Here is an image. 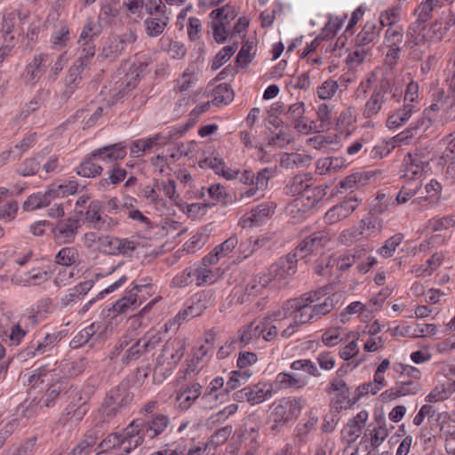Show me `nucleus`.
<instances>
[{
    "mask_svg": "<svg viewBox=\"0 0 455 455\" xmlns=\"http://www.w3.org/2000/svg\"><path fill=\"white\" fill-rule=\"evenodd\" d=\"M379 35V28H377L376 23L368 21L356 36V44H359V46H365L373 42Z\"/></svg>",
    "mask_w": 455,
    "mask_h": 455,
    "instance_id": "nucleus-48",
    "label": "nucleus"
},
{
    "mask_svg": "<svg viewBox=\"0 0 455 455\" xmlns=\"http://www.w3.org/2000/svg\"><path fill=\"white\" fill-rule=\"evenodd\" d=\"M291 371H304L309 376L318 378L321 372L316 367L315 363L309 359H299L292 362L290 365Z\"/></svg>",
    "mask_w": 455,
    "mask_h": 455,
    "instance_id": "nucleus-56",
    "label": "nucleus"
},
{
    "mask_svg": "<svg viewBox=\"0 0 455 455\" xmlns=\"http://www.w3.org/2000/svg\"><path fill=\"white\" fill-rule=\"evenodd\" d=\"M427 163L418 154L408 153L403 161L402 178L407 180H419L424 172Z\"/></svg>",
    "mask_w": 455,
    "mask_h": 455,
    "instance_id": "nucleus-16",
    "label": "nucleus"
},
{
    "mask_svg": "<svg viewBox=\"0 0 455 455\" xmlns=\"http://www.w3.org/2000/svg\"><path fill=\"white\" fill-rule=\"evenodd\" d=\"M140 437L134 435L131 430L130 424L121 432L109 434L98 445L100 450V455L105 452L116 451V455H127L140 446Z\"/></svg>",
    "mask_w": 455,
    "mask_h": 455,
    "instance_id": "nucleus-7",
    "label": "nucleus"
},
{
    "mask_svg": "<svg viewBox=\"0 0 455 455\" xmlns=\"http://www.w3.org/2000/svg\"><path fill=\"white\" fill-rule=\"evenodd\" d=\"M401 7L399 5H394L379 15V23L382 27H395L398 26L397 23L400 20Z\"/></svg>",
    "mask_w": 455,
    "mask_h": 455,
    "instance_id": "nucleus-55",
    "label": "nucleus"
},
{
    "mask_svg": "<svg viewBox=\"0 0 455 455\" xmlns=\"http://www.w3.org/2000/svg\"><path fill=\"white\" fill-rule=\"evenodd\" d=\"M240 342L246 346L258 341L260 338V328L259 320H254L240 330Z\"/></svg>",
    "mask_w": 455,
    "mask_h": 455,
    "instance_id": "nucleus-42",
    "label": "nucleus"
},
{
    "mask_svg": "<svg viewBox=\"0 0 455 455\" xmlns=\"http://www.w3.org/2000/svg\"><path fill=\"white\" fill-rule=\"evenodd\" d=\"M327 291L328 287H322L305 293L299 298L292 299L291 307L293 305V321L282 331L281 335L288 338L294 333L296 328L315 318L311 304L327 295Z\"/></svg>",
    "mask_w": 455,
    "mask_h": 455,
    "instance_id": "nucleus-2",
    "label": "nucleus"
},
{
    "mask_svg": "<svg viewBox=\"0 0 455 455\" xmlns=\"http://www.w3.org/2000/svg\"><path fill=\"white\" fill-rule=\"evenodd\" d=\"M60 333H47L43 339L34 338L28 346L19 354L22 360L41 355L50 351L60 340Z\"/></svg>",
    "mask_w": 455,
    "mask_h": 455,
    "instance_id": "nucleus-13",
    "label": "nucleus"
},
{
    "mask_svg": "<svg viewBox=\"0 0 455 455\" xmlns=\"http://www.w3.org/2000/svg\"><path fill=\"white\" fill-rule=\"evenodd\" d=\"M124 51L118 40L113 36L105 43L99 57L103 60H116Z\"/></svg>",
    "mask_w": 455,
    "mask_h": 455,
    "instance_id": "nucleus-50",
    "label": "nucleus"
},
{
    "mask_svg": "<svg viewBox=\"0 0 455 455\" xmlns=\"http://www.w3.org/2000/svg\"><path fill=\"white\" fill-rule=\"evenodd\" d=\"M171 420L169 416L156 413L146 416L144 419H136L130 423L132 434L140 437V446L145 438L155 439L164 434L169 427Z\"/></svg>",
    "mask_w": 455,
    "mask_h": 455,
    "instance_id": "nucleus-4",
    "label": "nucleus"
},
{
    "mask_svg": "<svg viewBox=\"0 0 455 455\" xmlns=\"http://www.w3.org/2000/svg\"><path fill=\"white\" fill-rule=\"evenodd\" d=\"M311 181L312 177L309 174L297 175L285 186V193L292 196L301 195L304 197Z\"/></svg>",
    "mask_w": 455,
    "mask_h": 455,
    "instance_id": "nucleus-31",
    "label": "nucleus"
},
{
    "mask_svg": "<svg viewBox=\"0 0 455 455\" xmlns=\"http://www.w3.org/2000/svg\"><path fill=\"white\" fill-rule=\"evenodd\" d=\"M297 255L289 253L272 264L266 274L275 288L284 287L297 271Z\"/></svg>",
    "mask_w": 455,
    "mask_h": 455,
    "instance_id": "nucleus-8",
    "label": "nucleus"
},
{
    "mask_svg": "<svg viewBox=\"0 0 455 455\" xmlns=\"http://www.w3.org/2000/svg\"><path fill=\"white\" fill-rule=\"evenodd\" d=\"M234 99L232 88L228 84H220L214 89L212 104H228Z\"/></svg>",
    "mask_w": 455,
    "mask_h": 455,
    "instance_id": "nucleus-54",
    "label": "nucleus"
},
{
    "mask_svg": "<svg viewBox=\"0 0 455 455\" xmlns=\"http://www.w3.org/2000/svg\"><path fill=\"white\" fill-rule=\"evenodd\" d=\"M369 414L367 411L363 410L358 412L354 418H352L347 424V428H355V431H351L350 437H358L362 434Z\"/></svg>",
    "mask_w": 455,
    "mask_h": 455,
    "instance_id": "nucleus-59",
    "label": "nucleus"
},
{
    "mask_svg": "<svg viewBox=\"0 0 455 455\" xmlns=\"http://www.w3.org/2000/svg\"><path fill=\"white\" fill-rule=\"evenodd\" d=\"M214 293L211 290L202 291L191 297L188 305L176 315L179 323L201 315L205 309L213 306Z\"/></svg>",
    "mask_w": 455,
    "mask_h": 455,
    "instance_id": "nucleus-9",
    "label": "nucleus"
},
{
    "mask_svg": "<svg viewBox=\"0 0 455 455\" xmlns=\"http://www.w3.org/2000/svg\"><path fill=\"white\" fill-rule=\"evenodd\" d=\"M94 159H97V157H93L91 153L88 157L76 167V174L85 178H94L100 175L103 168L93 163Z\"/></svg>",
    "mask_w": 455,
    "mask_h": 455,
    "instance_id": "nucleus-40",
    "label": "nucleus"
},
{
    "mask_svg": "<svg viewBox=\"0 0 455 455\" xmlns=\"http://www.w3.org/2000/svg\"><path fill=\"white\" fill-rule=\"evenodd\" d=\"M170 18L166 13H160V15L148 16L144 20V27L146 34L149 37H156L160 36L169 24Z\"/></svg>",
    "mask_w": 455,
    "mask_h": 455,
    "instance_id": "nucleus-25",
    "label": "nucleus"
},
{
    "mask_svg": "<svg viewBox=\"0 0 455 455\" xmlns=\"http://www.w3.org/2000/svg\"><path fill=\"white\" fill-rule=\"evenodd\" d=\"M171 139V134L165 136L157 133L149 138L136 140L131 144L130 156L133 158L141 157L156 146H166L169 144Z\"/></svg>",
    "mask_w": 455,
    "mask_h": 455,
    "instance_id": "nucleus-14",
    "label": "nucleus"
},
{
    "mask_svg": "<svg viewBox=\"0 0 455 455\" xmlns=\"http://www.w3.org/2000/svg\"><path fill=\"white\" fill-rule=\"evenodd\" d=\"M108 177L106 179H102L99 182V187L100 188H106L109 184L112 185H117L120 182H122L126 175L127 171L119 166V165H114L108 172Z\"/></svg>",
    "mask_w": 455,
    "mask_h": 455,
    "instance_id": "nucleus-51",
    "label": "nucleus"
},
{
    "mask_svg": "<svg viewBox=\"0 0 455 455\" xmlns=\"http://www.w3.org/2000/svg\"><path fill=\"white\" fill-rule=\"evenodd\" d=\"M271 284L270 279L266 272L259 273L245 287V294L248 296H258L262 291Z\"/></svg>",
    "mask_w": 455,
    "mask_h": 455,
    "instance_id": "nucleus-41",
    "label": "nucleus"
},
{
    "mask_svg": "<svg viewBox=\"0 0 455 455\" xmlns=\"http://www.w3.org/2000/svg\"><path fill=\"white\" fill-rule=\"evenodd\" d=\"M425 28L426 22L416 19L415 21L410 24L406 31L407 41L405 44L410 45V47L419 44L423 39L421 34Z\"/></svg>",
    "mask_w": 455,
    "mask_h": 455,
    "instance_id": "nucleus-39",
    "label": "nucleus"
},
{
    "mask_svg": "<svg viewBox=\"0 0 455 455\" xmlns=\"http://www.w3.org/2000/svg\"><path fill=\"white\" fill-rule=\"evenodd\" d=\"M403 94V90L395 86L391 76H383L374 84L372 92L364 104L363 116L365 118L376 116L386 106L388 96L394 102L398 103Z\"/></svg>",
    "mask_w": 455,
    "mask_h": 455,
    "instance_id": "nucleus-1",
    "label": "nucleus"
},
{
    "mask_svg": "<svg viewBox=\"0 0 455 455\" xmlns=\"http://www.w3.org/2000/svg\"><path fill=\"white\" fill-rule=\"evenodd\" d=\"M340 298L341 294L332 293L326 297L323 302L313 305L312 307L314 309L315 318L318 319L322 315L329 314L339 303Z\"/></svg>",
    "mask_w": 455,
    "mask_h": 455,
    "instance_id": "nucleus-47",
    "label": "nucleus"
},
{
    "mask_svg": "<svg viewBox=\"0 0 455 455\" xmlns=\"http://www.w3.org/2000/svg\"><path fill=\"white\" fill-rule=\"evenodd\" d=\"M145 284H136L134 287L126 292V294L116 300V302L109 308L115 315L126 314L130 309L134 310L140 306L141 301H138L139 291L145 288Z\"/></svg>",
    "mask_w": 455,
    "mask_h": 455,
    "instance_id": "nucleus-17",
    "label": "nucleus"
},
{
    "mask_svg": "<svg viewBox=\"0 0 455 455\" xmlns=\"http://www.w3.org/2000/svg\"><path fill=\"white\" fill-rule=\"evenodd\" d=\"M101 209V203L98 200H94L89 204L88 209L84 213V220L92 224L93 228H95V224H98L100 220Z\"/></svg>",
    "mask_w": 455,
    "mask_h": 455,
    "instance_id": "nucleus-64",
    "label": "nucleus"
},
{
    "mask_svg": "<svg viewBox=\"0 0 455 455\" xmlns=\"http://www.w3.org/2000/svg\"><path fill=\"white\" fill-rule=\"evenodd\" d=\"M275 206L272 203L264 202L243 215L241 220L243 228L260 225L264 219L274 212Z\"/></svg>",
    "mask_w": 455,
    "mask_h": 455,
    "instance_id": "nucleus-18",
    "label": "nucleus"
},
{
    "mask_svg": "<svg viewBox=\"0 0 455 455\" xmlns=\"http://www.w3.org/2000/svg\"><path fill=\"white\" fill-rule=\"evenodd\" d=\"M415 105L403 102L402 108L396 109L393 114L389 115L387 120V125L389 129H395L401 125H403L406 121H408L412 113L415 111Z\"/></svg>",
    "mask_w": 455,
    "mask_h": 455,
    "instance_id": "nucleus-28",
    "label": "nucleus"
},
{
    "mask_svg": "<svg viewBox=\"0 0 455 455\" xmlns=\"http://www.w3.org/2000/svg\"><path fill=\"white\" fill-rule=\"evenodd\" d=\"M377 427L371 430V444L373 449L378 448L388 436V430L386 427V419L383 415L375 418Z\"/></svg>",
    "mask_w": 455,
    "mask_h": 455,
    "instance_id": "nucleus-37",
    "label": "nucleus"
},
{
    "mask_svg": "<svg viewBox=\"0 0 455 455\" xmlns=\"http://www.w3.org/2000/svg\"><path fill=\"white\" fill-rule=\"evenodd\" d=\"M455 392V380L436 386L426 397V402L435 403L448 399Z\"/></svg>",
    "mask_w": 455,
    "mask_h": 455,
    "instance_id": "nucleus-33",
    "label": "nucleus"
},
{
    "mask_svg": "<svg viewBox=\"0 0 455 455\" xmlns=\"http://www.w3.org/2000/svg\"><path fill=\"white\" fill-rule=\"evenodd\" d=\"M251 375L252 371L251 370H236L231 371L229 373L228 380L224 387L225 394H228L241 385L245 384Z\"/></svg>",
    "mask_w": 455,
    "mask_h": 455,
    "instance_id": "nucleus-38",
    "label": "nucleus"
},
{
    "mask_svg": "<svg viewBox=\"0 0 455 455\" xmlns=\"http://www.w3.org/2000/svg\"><path fill=\"white\" fill-rule=\"evenodd\" d=\"M317 421V417L309 415L297 425L295 435L299 444L306 443L307 435L315 429Z\"/></svg>",
    "mask_w": 455,
    "mask_h": 455,
    "instance_id": "nucleus-45",
    "label": "nucleus"
},
{
    "mask_svg": "<svg viewBox=\"0 0 455 455\" xmlns=\"http://www.w3.org/2000/svg\"><path fill=\"white\" fill-rule=\"evenodd\" d=\"M163 339L164 332L162 331L151 329L147 331L140 339L143 345L144 350L146 353H148L154 350L156 346L162 342Z\"/></svg>",
    "mask_w": 455,
    "mask_h": 455,
    "instance_id": "nucleus-52",
    "label": "nucleus"
},
{
    "mask_svg": "<svg viewBox=\"0 0 455 455\" xmlns=\"http://www.w3.org/2000/svg\"><path fill=\"white\" fill-rule=\"evenodd\" d=\"M50 386L41 399L44 406L50 407L52 403L62 394L66 393L68 388V380L62 379H55L53 381H46Z\"/></svg>",
    "mask_w": 455,
    "mask_h": 455,
    "instance_id": "nucleus-27",
    "label": "nucleus"
},
{
    "mask_svg": "<svg viewBox=\"0 0 455 455\" xmlns=\"http://www.w3.org/2000/svg\"><path fill=\"white\" fill-rule=\"evenodd\" d=\"M443 259V256L442 254L435 253L426 261L425 264L419 266H413L411 272L419 276L424 274L430 275L435 269H436L440 266Z\"/></svg>",
    "mask_w": 455,
    "mask_h": 455,
    "instance_id": "nucleus-53",
    "label": "nucleus"
},
{
    "mask_svg": "<svg viewBox=\"0 0 455 455\" xmlns=\"http://www.w3.org/2000/svg\"><path fill=\"white\" fill-rule=\"evenodd\" d=\"M300 398H283L274 404L269 416L270 431L274 435L281 433L283 427L299 417L301 411Z\"/></svg>",
    "mask_w": 455,
    "mask_h": 455,
    "instance_id": "nucleus-5",
    "label": "nucleus"
},
{
    "mask_svg": "<svg viewBox=\"0 0 455 455\" xmlns=\"http://www.w3.org/2000/svg\"><path fill=\"white\" fill-rule=\"evenodd\" d=\"M79 260V251L75 247H64L55 255L56 264L63 267H70Z\"/></svg>",
    "mask_w": 455,
    "mask_h": 455,
    "instance_id": "nucleus-46",
    "label": "nucleus"
},
{
    "mask_svg": "<svg viewBox=\"0 0 455 455\" xmlns=\"http://www.w3.org/2000/svg\"><path fill=\"white\" fill-rule=\"evenodd\" d=\"M194 282L197 286L214 283L222 275L223 271L220 267H207L202 263L192 266Z\"/></svg>",
    "mask_w": 455,
    "mask_h": 455,
    "instance_id": "nucleus-19",
    "label": "nucleus"
},
{
    "mask_svg": "<svg viewBox=\"0 0 455 455\" xmlns=\"http://www.w3.org/2000/svg\"><path fill=\"white\" fill-rule=\"evenodd\" d=\"M358 207V200L350 196L341 203L332 206L324 215V221L328 225H333L347 218Z\"/></svg>",
    "mask_w": 455,
    "mask_h": 455,
    "instance_id": "nucleus-15",
    "label": "nucleus"
},
{
    "mask_svg": "<svg viewBox=\"0 0 455 455\" xmlns=\"http://www.w3.org/2000/svg\"><path fill=\"white\" fill-rule=\"evenodd\" d=\"M278 389H300L308 384V379H296L290 371L279 372L274 381Z\"/></svg>",
    "mask_w": 455,
    "mask_h": 455,
    "instance_id": "nucleus-29",
    "label": "nucleus"
},
{
    "mask_svg": "<svg viewBox=\"0 0 455 455\" xmlns=\"http://www.w3.org/2000/svg\"><path fill=\"white\" fill-rule=\"evenodd\" d=\"M152 304L153 301L149 302L148 306H146L139 315L131 318V325L126 334L120 339V348H124V347L128 346L129 343L140 333V329L146 327V324H144L141 320V314L148 308V307H150Z\"/></svg>",
    "mask_w": 455,
    "mask_h": 455,
    "instance_id": "nucleus-30",
    "label": "nucleus"
},
{
    "mask_svg": "<svg viewBox=\"0 0 455 455\" xmlns=\"http://www.w3.org/2000/svg\"><path fill=\"white\" fill-rule=\"evenodd\" d=\"M186 342L181 338L170 339L157 356V365L167 364L166 370L173 369L184 356Z\"/></svg>",
    "mask_w": 455,
    "mask_h": 455,
    "instance_id": "nucleus-10",
    "label": "nucleus"
},
{
    "mask_svg": "<svg viewBox=\"0 0 455 455\" xmlns=\"http://www.w3.org/2000/svg\"><path fill=\"white\" fill-rule=\"evenodd\" d=\"M419 389L420 385L417 380L409 379L398 382L395 387L386 390L382 395L394 400L401 396L415 395L419 391Z\"/></svg>",
    "mask_w": 455,
    "mask_h": 455,
    "instance_id": "nucleus-24",
    "label": "nucleus"
},
{
    "mask_svg": "<svg viewBox=\"0 0 455 455\" xmlns=\"http://www.w3.org/2000/svg\"><path fill=\"white\" fill-rule=\"evenodd\" d=\"M100 34V25L89 19L81 31L79 44H94L93 40Z\"/></svg>",
    "mask_w": 455,
    "mask_h": 455,
    "instance_id": "nucleus-44",
    "label": "nucleus"
},
{
    "mask_svg": "<svg viewBox=\"0 0 455 455\" xmlns=\"http://www.w3.org/2000/svg\"><path fill=\"white\" fill-rule=\"evenodd\" d=\"M262 425L261 418L256 414L249 415L243 424V435L251 443H259V429Z\"/></svg>",
    "mask_w": 455,
    "mask_h": 455,
    "instance_id": "nucleus-32",
    "label": "nucleus"
},
{
    "mask_svg": "<svg viewBox=\"0 0 455 455\" xmlns=\"http://www.w3.org/2000/svg\"><path fill=\"white\" fill-rule=\"evenodd\" d=\"M437 9L434 4H431L429 0H423L421 3L415 8L413 14L416 16V19L422 20L424 22H427L433 17V12Z\"/></svg>",
    "mask_w": 455,
    "mask_h": 455,
    "instance_id": "nucleus-63",
    "label": "nucleus"
},
{
    "mask_svg": "<svg viewBox=\"0 0 455 455\" xmlns=\"http://www.w3.org/2000/svg\"><path fill=\"white\" fill-rule=\"evenodd\" d=\"M87 365V360L81 357L73 361L64 360L58 367L52 370H48L45 366H40L29 376L28 382L34 386L37 380H40L41 383L53 381L55 379L67 380L68 378L76 377L84 372Z\"/></svg>",
    "mask_w": 455,
    "mask_h": 455,
    "instance_id": "nucleus-3",
    "label": "nucleus"
},
{
    "mask_svg": "<svg viewBox=\"0 0 455 455\" xmlns=\"http://www.w3.org/2000/svg\"><path fill=\"white\" fill-rule=\"evenodd\" d=\"M403 26L387 28L384 36V44L387 47L386 61L390 66H395L400 59L402 44L403 43Z\"/></svg>",
    "mask_w": 455,
    "mask_h": 455,
    "instance_id": "nucleus-12",
    "label": "nucleus"
},
{
    "mask_svg": "<svg viewBox=\"0 0 455 455\" xmlns=\"http://www.w3.org/2000/svg\"><path fill=\"white\" fill-rule=\"evenodd\" d=\"M36 140V133L29 134L24 137L13 148L4 152L3 155L6 156L5 158H17L20 157L25 151L30 148Z\"/></svg>",
    "mask_w": 455,
    "mask_h": 455,
    "instance_id": "nucleus-49",
    "label": "nucleus"
},
{
    "mask_svg": "<svg viewBox=\"0 0 455 455\" xmlns=\"http://www.w3.org/2000/svg\"><path fill=\"white\" fill-rule=\"evenodd\" d=\"M261 338L266 341H272L277 335V327L273 324L271 317L266 316L259 320Z\"/></svg>",
    "mask_w": 455,
    "mask_h": 455,
    "instance_id": "nucleus-62",
    "label": "nucleus"
},
{
    "mask_svg": "<svg viewBox=\"0 0 455 455\" xmlns=\"http://www.w3.org/2000/svg\"><path fill=\"white\" fill-rule=\"evenodd\" d=\"M133 394L130 391L129 382L122 381L107 393L102 402L100 411L104 420L115 418L122 410L125 409L133 400Z\"/></svg>",
    "mask_w": 455,
    "mask_h": 455,
    "instance_id": "nucleus-6",
    "label": "nucleus"
},
{
    "mask_svg": "<svg viewBox=\"0 0 455 455\" xmlns=\"http://www.w3.org/2000/svg\"><path fill=\"white\" fill-rule=\"evenodd\" d=\"M28 329L22 327L20 323L12 325L9 331H6L5 342H8L10 346H18L20 344L24 337L26 336Z\"/></svg>",
    "mask_w": 455,
    "mask_h": 455,
    "instance_id": "nucleus-60",
    "label": "nucleus"
},
{
    "mask_svg": "<svg viewBox=\"0 0 455 455\" xmlns=\"http://www.w3.org/2000/svg\"><path fill=\"white\" fill-rule=\"evenodd\" d=\"M224 387V379L221 377H216L214 378L209 384V386L206 387V390L202 396V400L206 402H211L212 400H214L217 402L219 400V397L220 394H218L217 392L220 389H222Z\"/></svg>",
    "mask_w": 455,
    "mask_h": 455,
    "instance_id": "nucleus-61",
    "label": "nucleus"
},
{
    "mask_svg": "<svg viewBox=\"0 0 455 455\" xmlns=\"http://www.w3.org/2000/svg\"><path fill=\"white\" fill-rule=\"evenodd\" d=\"M403 240V235L401 233L392 235L380 248H379V254L386 259L392 257L396 248L402 243Z\"/></svg>",
    "mask_w": 455,
    "mask_h": 455,
    "instance_id": "nucleus-58",
    "label": "nucleus"
},
{
    "mask_svg": "<svg viewBox=\"0 0 455 455\" xmlns=\"http://www.w3.org/2000/svg\"><path fill=\"white\" fill-rule=\"evenodd\" d=\"M81 228L80 220L76 217H68L57 221L52 226V237L58 243H72Z\"/></svg>",
    "mask_w": 455,
    "mask_h": 455,
    "instance_id": "nucleus-11",
    "label": "nucleus"
},
{
    "mask_svg": "<svg viewBox=\"0 0 455 455\" xmlns=\"http://www.w3.org/2000/svg\"><path fill=\"white\" fill-rule=\"evenodd\" d=\"M100 329V324L99 323H92L81 330L70 341L71 347L78 348L87 344L92 339H99L100 338V333H98Z\"/></svg>",
    "mask_w": 455,
    "mask_h": 455,
    "instance_id": "nucleus-26",
    "label": "nucleus"
},
{
    "mask_svg": "<svg viewBox=\"0 0 455 455\" xmlns=\"http://www.w3.org/2000/svg\"><path fill=\"white\" fill-rule=\"evenodd\" d=\"M70 40L69 28L67 24L60 22L55 26L54 31L51 36V43L55 49H61L67 45Z\"/></svg>",
    "mask_w": 455,
    "mask_h": 455,
    "instance_id": "nucleus-43",
    "label": "nucleus"
},
{
    "mask_svg": "<svg viewBox=\"0 0 455 455\" xmlns=\"http://www.w3.org/2000/svg\"><path fill=\"white\" fill-rule=\"evenodd\" d=\"M249 388V403L251 405L259 404L268 397L273 395L271 387L266 383H258L256 385L248 386Z\"/></svg>",
    "mask_w": 455,
    "mask_h": 455,
    "instance_id": "nucleus-35",
    "label": "nucleus"
},
{
    "mask_svg": "<svg viewBox=\"0 0 455 455\" xmlns=\"http://www.w3.org/2000/svg\"><path fill=\"white\" fill-rule=\"evenodd\" d=\"M48 59L47 54L40 53L34 56V59L27 65L25 69V78L28 83L35 84L40 79L48 67Z\"/></svg>",
    "mask_w": 455,
    "mask_h": 455,
    "instance_id": "nucleus-21",
    "label": "nucleus"
},
{
    "mask_svg": "<svg viewBox=\"0 0 455 455\" xmlns=\"http://www.w3.org/2000/svg\"><path fill=\"white\" fill-rule=\"evenodd\" d=\"M78 182L76 180H68L63 184L58 186H52L50 189L52 196L54 198L65 197L70 195H74L77 192Z\"/></svg>",
    "mask_w": 455,
    "mask_h": 455,
    "instance_id": "nucleus-57",
    "label": "nucleus"
},
{
    "mask_svg": "<svg viewBox=\"0 0 455 455\" xmlns=\"http://www.w3.org/2000/svg\"><path fill=\"white\" fill-rule=\"evenodd\" d=\"M53 199L50 189L44 194L36 193L28 197L23 204L25 211H33L36 209L48 206Z\"/></svg>",
    "mask_w": 455,
    "mask_h": 455,
    "instance_id": "nucleus-36",
    "label": "nucleus"
},
{
    "mask_svg": "<svg viewBox=\"0 0 455 455\" xmlns=\"http://www.w3.org/2000/svg\"><path fill=\"white\" fill-rule=\"evenodd\" d=\"M93 157L100 160H108V162H116L122 160L126 156V146L124 143H116L108 145L92 152Z\"/></svg>",
    "mask_w": 455,
    "mask_h": 455,
    "instance_id": "nucleus-23",
    "label": "nucleus"
},
{
    "mask_svg": "<svg viewBox=\"0 0 455 455\" xmlns=\"http://www.w3.org/2000/svg\"><path fill=\"white\" fill-rule=\"evenodd\" d=\"M201 393L202 386L199 383H192L191 385L182 387L176 396L178 408L181 411H187L201 395Z\"/></svg>",
    "mask_w": 455,
    "mask_h": 455,
    "instance_id": "nucleus-20",
    "label": "nucleus"
},
{
    "mask_svg": "<svg viewBox=\"0 0 455 455\" xmlns=\"http://www.w3.org/2000/svg\"><path fill=\"white\" fill-rule=\"evenodd\" d=\"M93 157L100 160H108V162H116L122 160L126 156V146L124 143H116L108 145L92 152Z\"/></svg>",
    "mask_w": 455,
    "mask_h": 455,
    "instance_id": "nucleus-22",
    "label": "nucleus"
},
{
    "mask_svg": "<svg viewBox=\"0 0 455 455\" xmlns=\"http://www.w3.org/2000/svg\"><path fill=\"white\" fill-rule=\"evenodd\" d=\"M316 119L312 121L314 132H321L330 129L331 125V110L327 104L322 103L316 110Z\"/></svg>",
    "mask_w": 455,
    "mask_h": 455,
    "instance_id": "nucleus-34",
    "label": "nucleus"
}]
</instances>
